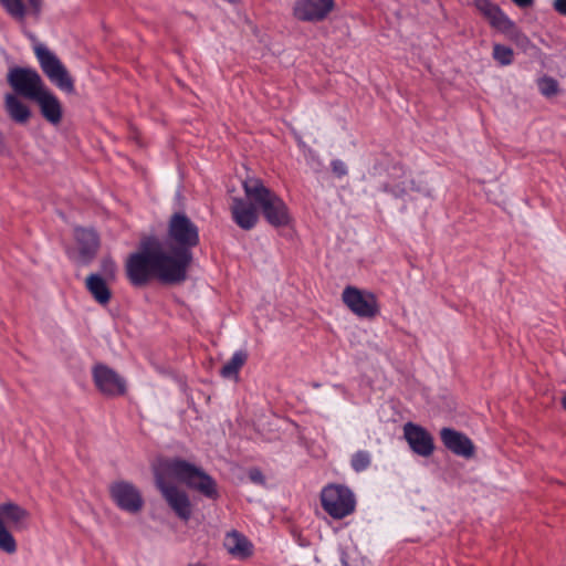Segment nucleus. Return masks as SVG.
<instances>
[{"label": "nucleus", "instance_id": "obj_11", "mask_svg": "<svg viewBox=\"0 0 566 566\" xmlns=\"http://www.w3.org/2000/svg\"><path fill=\"white\" fill-rule=\"evenodd\" d=\"M343 303L361 318H373L379 313V305L375 294L365 292L355 286H346L342 293Z\"/></svg>", "mask_w": 566, "mask_h": 566}, {"label": "nucleus", "instance_id": "obj_30", "mask_svg": "<svg viewBox=\"0 0 566 566\" xmlns=\"http://www.w3.org/2000/svg\"><path fill=\"white\" fill-rule=\"evenodd\" d=\"M371 463V457L368 451L359 450L352 457L350 464L354 471L363 472L368 469Z\"/></svg>", "mask_w": 566, "mask_h": 566}, {"label": "nucleus", "instance_id": "obj_13", "mask_svg": "<svg viewBox=\"0 0 566 566\" xmlns=\"http://www.w3.org/2000/svg\"><path fill=\"white\" fill-rule=\"evenodd\" d=\"M96 388L106 396H122L126 392V381L114 369L104 364H97L92 370Z\"/></svg>", "mask_w": 566, "mask_h": 566}, {"label": "nucleus", "instance_id": "obj_27", "mask_svg": "<svg viewBox=\"0 0 566 566\" xmlns=\"http://www.w3.org/2000/svg\"><path fill=\"white\" fill-rule=\"evenodd\" d=\"M411 190H415V181L407 177L396 184H386L382 187V191L391 193L396 198H402Z\"/></svg>", "mask_w": 566, "mask_h": 566}, {"label": "nucleus", "instance_id": "obj_14", "mask_svg": "<svg viewBox=\"0 0 566 566\" xmlns=\"http://www.w3.org/2000/svg\"><path fill=\"white\" fill-rule=\"evenodd\" d=\"M334 0H295L294 17L303 22H321L334 10Z\"/></svg>", "mask_w": 566, "mask_h": 566}, {"label": "nucleus", "instance_id": "obj_37", "mask_svg": "<svg viewBox=\"0 0 566 566\" xmlns=\"http://www.w3.org/2000/svg\"><path fill=\"white\" fill-rule=\"evenodd\" d=\"M189 566H203V565H201V564L197 563V564H191V565H189Z\"/></svg>", "mask_w": 566, "mask_h": 566}, {"label": "nucleus", "instance_id": "obj_28", "mask_svg": "<svg viewBox=\"0 0 566 566\" xmlns=\"http://www.w3.org/2000/svg\"><path fill=\"white\" fill-rule=\"evenodd\" d=\"M0 551L9 555L18 551L17 541L3 521H0Z\"/></svg>", "mask_w": 566, "mask_h": 566}, {"label": "nucleus", "instance_id": "obj_10", "mask_svg": "<svg viewBox=\"0 0 566 566\" xmlns=\"http://www.w3.org/2000/svg\"><path fill=\"white\" fill-rule=\"evenodd\" d=\"M7 81L18 95L30 101H34L46 88L40 74L31 67L10 69Z\"/></svg>", "mask_w": 566, "mask_h": 566}, {"label": "nucleus", "instance_id": "obj_36", "mask_svg": "<svg viewBox=\"0 0 566 566\" xmlns=\"http://www.w3.org/2000/svg\"><path fill=\"white\" fill-rule=\"evenodd\" d=\"M563 408L566 410V396L562 400Z\"/></svg>", "mask_w": 566, "mask_h": 566}, {"label": "nucleus", "instance_id": "obj_12", "mask_svg": "<svg viewBox=\"0 0 566 566\" xmlns=\"http://www.w3.org/2000/svg\"><path fill=\"white\" fill-rule=\"evenodd\" d=\"M109 495L113 502L124 512L136 514L144 506L140 491L130 482L117 481L111 484Z\"/></svg>", "mask_w": 566, "mask_h": 566}, {"label": "nucleus", "instance_id": "obj_3", "mask_svg": "<svg viewBox=\"0 0 566 566\" xmlns=\"http://www.w3.org/2000/svg\"><path fill=\"white\" fill-rule=\"evenodd\" d=\"M158 464L166 474L205 497L214 501L220 496L217 481L200 467L180 458L161 459Z\"/></svg>", "mask_w": 566, "mask_h": 566}, {"label": "nucleus", "instance_id": "obj_16", "mask_svg": "<svg viewBox=\"0 0 566 566\" xmlns=\"http://www.w3.org/2000/svg\"><path fill=\"white\" fill-rule=\"evenodd\" d=\"M473 6L489 21L492 28L504 33L515 28L514 22L491 0H473Z\"/></svg>", "mask_w": 566, "mask_h": 566}, {"label": "nucleus", "instance_id": "obj_18", "mask_svg": "<svg viewBox=\"0 0 566 566\" xmlns=\"http://www.w3.org/2000/svg\"><path fill=\"white\" fill-rule=\"evenodd\" d=\"M254 203L242 198H232L230 211L232 220L243 230H251L258 222V213Z\"/></svg>", "mask_w": 566, "mask_h": 566}, {"label": "nucleus", "instance_id": "obj_29", "mask_svg": "<svg viewBox=\"0 0 566 566\" xmlns=\"http://www.w3.org/2000/svg\"><path fill=\"white\" fill-rule=\"evenodd\" d=\"M493 59L501 65H510L513 63L514 52L510 46L503 44L493 45Z\"/></svg>", "mask_w": 566, "mask_h": 566}, {"label": "nucleus", "instance_id": "obj_35", "mask_svg": "<svg viewBox=\"0 0 566 566\" xmlns=\"http://www.w3.org/2000/svg\"><path fill=\"white\" fill-rule=\"evenodd\" d=\"M520 8H528L533 6L534 0H512Z\"/></svg>", "mask_w": 566, "mask_h": 566}, {"label": "nucleus", "instance_id": "obj_9", "mask_svg": "<svg viewBox=\"0 0 566 566\" xmlns=\"http://www.w3.org/2000/svg\"><path fill=\"white\" fill-rule=\"evenodd\" d=\"M34 54L43 73L54 85L67 93L74 91L71 75L53 52L43 44H36L34 46Z\"/></svg>", "mask_w": 566, "mask_h": 566}, {"label": "nucleus", "instance_id": "obj_24", "mask_svg": "<svg viewBox=\"0 0 566 566\" xmlns=\"http://www.w3.org/2000/svg\"><path fill=\"white\" fill-rule=\"evenodd\" d=\"M80 253L84 259L92 258L98 248V237L94 230L77 228L74 233Z\"/></svg>", "mask_w": 566, "mask_h": 566}, {"label": "nucleus", "instance_id": "obj_2", "mask_svg": "<svg viewBox=\"0 0 566 566\" xmlns=\"http://www.w3.org/2000/svg\"><path fill=\"white\" fill-rule=\"evenodd\" d=\"M200 243L198 226L181 211L170 216L167 223L166 245L169 256L187 277V271L192 262V250Z\"/></svg>", "mask_w": 566, "mask_h": 566}, {"label": "nucleus", "instance_id": "obj_25", "mask_svg": "<svg viewBox=\"0 0 566 566\" xmlns=\"http://www.w3.org/2000/svg\"><path fill=\"white\" fill-rule=\"evenodd\" d=\"M4 106L10 118L18 124H25L31 117L29 107L13 94L6 95Z\"/></svg>", "mask_w": 566, "mask_h": 566}, {"label": "nucleus", "instance_id": "obj_20", "mask_svg": "<svg viewBox=\"0 0 566 566\" xmlns=\"http://www.w3.org/2000/svg\"><path fill=\"white\" fill-rule=\"evenodd\" d=\"M0 3L18 21H23L28 14H38L41 9V0H0Z\"/></svg>", "mask_w": 566, "mask_h": 566}, {"label": "nucleus", "instance_id": "obj_32", "mask_svg": "<svg viewBox=\"0 0 566 566\" xmlns=\"http://www.w3.org/2000/svg\"><path fill=\"white\" fill-rule=\"evenodd\" d=\"M331 167H332L333 174L338 178L346 176L348 172L346 164L340 159L332 160Z\"/></svg>", "mask_w": 566, "mask_h": 566}, {"label": "nucleus", "instance_id": "obj_22", "mask_svg": "<svg viewBox=\"0 0 566 566\" xmlns=\"http://www.w3.org/2000/svg\"><path fill=\"white\" fill-rule=\"evenodd\" d=\"M85 287L98 304L106 305L109 303L112 298V291L106 281L99 274H90L85 279Z\"/></svg>", "mask_w": 566, "mask_h": 566}, {"label": "nucleus", "instance_id": "obj_6", "mask_svg": "<svg viewBox=\"0 0 566 566\" xmlns=\"http://www.w3.org/2000/svg\"><path fill=\"white\" fill-rule=\"evenodd\" d=\"M247 198L262 212L264 219L273 227H286L291 223L289 207L274 191L256 178L243 182Z\"/></svg>", "mask_w": 566, "mask_h": 566}, {"label": "nucleus", "instance_id": "obj_31", "mask_svg": "<svg viewBox=\"0 0 566 566\" xmlns=\"http://www.w3.org/2000/svg\"><path fill=\"white\" fill-rule=\"evenodd\" d=\"M538 90L545 97H552L558 92V82L549 76H544L538 81Z\"/></svg>", "mask_w": 566, "mask_h": 566}, {"label": "nucleus", "instance_id": "obj_5", "mask_svg": "<svg viewBox=\"0 0 566 566\" xmlns=\"http://www.w3.org/2000/svg\"><path fill=\"white\" fill-rule=\"evenodd\" d=\"M158 464L166 474L205 497L214 501L220 496L217 481L200 467L180 458L161 459Z\"/></svg>", "mask_w": 566, "mask_h": 566}, {"label": "nucleus", "instance_id": "obj_21", "mask_svg": "<svg viewBox=\"0 0 566 566\" xmlns=\"http://www.w3.org/2000/svg\"><path fill=\"white\" fill-rule=\"evenodd\" d=\"M29 517L30 513L15 503L8 502L0 505V521L8 523L13 530L25 528Z\"/></svg>", "mask_w": 566, "mask_h": 566}, {"label": "nucleus", "instance_id": "obj_17", "mask_svg": "<svg viewBox=\"0 0 566 566\" xmlns=\"http://www.w3.org/2000/svg\"><path fill=\"white\" fill-rule=\"evenodd\" d=\"M440 439L443 446L455 455L471 458L474 454L472 440L460 431L452 428H442Z\"/></svg>", "mask_w": 566, "mask_h": 566}, {"label": "nucleus", "instance_id": "obj_8", "mask_svg": "<svg viewBox=\"0 0 566 566\" xmlns=\"http://www.w3.org/2000/svg\"><path fill=\"white\" fill-rule=\"evenodd\" d=\"M321 503L324 511L335 520H342L355 511L353 492L344 485L329 484L321 492Z\"/></svg>", "mask_w": 566, "mask_h": 566}, {"label": "nucleus", "instance_id": "obj_7", "mask_svg": "<svg viewBox=\"0 0 566 566\" xmlns=\"http://www.w3.org/2000/svg\"><path fill=\"white\" fill-rule=\"evenodd\" d=\"M170 478L166 472L161 471V467L157 463L155 468V482L157 489L160 491L163 497L175 512V514L182 521L190 520L192 514V505L188 494L180 490L174 483L167 481Z\"/></svg>", "mask_w": 566, "mask_h": 566}, {"label": "nucleus", "instance_id": "obj_23", "mask_svg": "<svg viewBox=\"0 0 566 566\" xmlns=\"http://www.w3.org/2000/svg\"><path fill=\"white\" fill-rule=\"evenodd\" d=\"M224 546L232 556L238 558H247L252 555V544L237 531L227 534Z\"/></svg>", "mask_w": 566, "mask_h": 566}, {"label": "nucleus", "instance_id": "obj_26", "mask_svg": "<svg viewBox=\"0 0 566 566\" xmlns=\"http://www.w3.org/2000/svg\"><path fill=\"white\" fill-rule=\"evenodd\" d=\"M248 355L243 350L235 352L231 358L222 366L220 374L224 378L237 377L242 366L245 364Z\"/></svg>", "mask_w": 566, "mask_h": 566}, {"label": "nucleus", "instance_id": "obj_33", "mask_svg": "<svg viewBox=\"0 0 566 566\" xmlns=\"http://www.w3.org/2000/svg\"><path fill=\"white\" fill-rule=\"evenodd\" d=\"M553 8L556 12L566 17V0H554Z\"/></svg>", "mask_w": 566, "mask_h": 566}, {"label": "nucleus", "instance_id": "obj_34", "mask_svg": "<svg viewBox=\"0 0 566 566\" xmlns=\"http://www.w3.org/2000/svg\"><path fill=\"white\" fill-rule=\"evenodd\" d=\"M250 479H251V481H253L255 483H262L263 482V475H262L261 471H259V470H251L250 471Z\"/></svg>", "mask_w": 566, "mask_h": 566}, {"label": "nucleus", "instance_id": "obj_1", "mask_svg": "<svg viewBox=\"0 0 566 566\" xmlns=\"http://www.w3.org/2000/svg\"><path fill=\"white\" fill-rule=\"evenodd\" d=\"M126 275L134 286H144L153 277L165 283H180L186 280L167 252L159 247L150 249L146 243L127 259Z\"/></svg>", "mask_w": 566, "mask_h": 566}, {"label": "nucleus", "instance_id": "obj_15", "mask_svg": "<svg viewBox=\"0 0 566 566\" xmlns=\"http://www.w3.org/2000/svg\"><path fill=\"white\" fill-rule=\"evenodd\" d=\"M403 437L416 454L428 458L433 453V438L423 427L413 422H407L403 426Z\"/></svg>", "mask_w": 566, "mask_h": 566}, {"label": "nucleus", "instance_id": "obj_4", "mask_svg": "<svg viewBox=\"0 0 566 566\" xmlns=\"http://www.w3.org/2000/svg\"><path fill=\"white\" fill-rule=\"evenodd\" d=\"M158 464L166 474L205 497L214 501L220 496L217 481L200 467L180 458L161 459Z\"/></svg>", "mask_w": 566, "mask_h": 566}, {"label": "nucleus", "instance_id": "obj_19", "mask_svg": "<svg viewBox=\"0 0 566 566\" xmlns=\"http://www.w3.org/2000/svg\"><path fill=\"white\" fill-rule=\"evenodd\" d=\"M39 107L44 119L53 126H57L63 117V108L60 99L48 88L33 101Z\"/></svg>", "mask_w": 566, "mask_h": 566}]
</instances>
